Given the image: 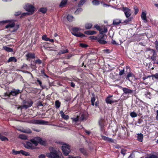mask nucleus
<instances>
[{
  "label": "nucleus",
  "mask_w": 158,
  "mask_h": 158,
  "mask_svg": "<svg viewBox=\"0 0 158 158\" xmlns=\"http://www.w3.org/2000/svg\"><path fill=\"white\" fill-rule=\"evenodd\" d=\"M89 38L92 40H97V37L94 36H90Z\"/></svg>",
  "instance_id": "680f3d73"
},
{
  "label": "nucleus",
  "mask_w": 158,
  "mask_h": 158,
  "mask_svg": "<svg viewBox=\"0 0 158 158\" xmlns=\"http://www.w3.org/2000/svg\"><path fill=\"white\" fill-rule=\"evenodd\" d=\"M80 46H81V47H83V48H85L87 47L88 46L87 45L85 44H83V43H81V44H80Z\"/></svg>",
  "instance_id": "3c124183"
},
{
  "label": "nucleus",
  "mask_w": 158,
  "mask_h": 158,
  "mask_svg": "<svg viewBox=\"0 0 158 158\" xmlns=\"http://www.w3.org/2000/svg\"><path fill=\"white\" fill-rule=\"evenodd\" d=\"M156 120L158 121V110L156 111Z\"/></svg>",
  "instance_id": "774afa93"
},
{
  "label": "nucleus",
  "mask_w": 158,
  "mask_h": 158,
  "mask_svg": "<svg viewBox=\"0 0 158 158\" xmlns=\"http://www.w3.org/2000/svg\"><path fill=\"white\" fill-rule=\"evenodd\" d=\"M80 151L84 155H85L86 154V152L85 150L83 148H80Z\"/></svg>",
  "instance_id": "de8ad7c7"
},
{
  "label": "nucleus",
  "mask_w": 158,
  "mask_h": 158,
  "mask_svg": "<svg viewBox=\"0 0 158 158\" xmlns=\"http://www.w3.org/2000/svg\"><path fill=\"white\" fill-rule=\"evenodd\" d=\"M80 30L79 28L77 27H75L73 28L72 34L77 36L79 37H83L85 36V35L80 32H78V31Z\"/></svg>",
  "instance_id": "39448f33"
},
{
  "label": "nucleus",
  "mask_w": 158,
  "mask_h": 158,
  "mask_svg": "<svg viewBox=\"0 0 158 158\" xmlns=\"http://www.w3.org/2000/svg\"><path fill=\"white\" fill-rule=\"evenodd\" d=\"M94 27L97 30L99 31H100H100L101 30V29L100 28V27L99 26L96 25L94 26Z\"/></svg>",
  "instance_id": "603ef678"
},
{
  "label": "nucleus",
  "mask_w": 158,
  "mask_h": 158,
  "mask_svg": "<svg viewBox=\"0 0 158 158\" xmlns=\"http://www.w3.org/2000/svg\"><path fill=\"white\" fill-rule=\"evenodd\" d=\"M101 137L102 139L106 141L111 143H113L114 142L113 140L111 138H109L103 135H101Z\"/></svg>",
  "instance_id": "ddd939ff"
},
{
  "label": "nucleus",
  "mask_w": 158,
  "mask_h": 158,
  "mask_svg": "<svg viewBox=\"0 0 158 158\" xmlns=\"http://www.w3.org/2000/svg\"><path fill=\"white\" fill-rule=\"evenodd\" d=\"M24 8L27 12L29 15L33 14L35 10V8L34 6L29 3L26 4L24 6Z\"/></svg>",
  "instance_id": "7ed1b4c3"
},
{
  "label": "nucleus",
  "mask_w": 158,
  "mask_h": 158,
  "mask_svg": "<svg viewBox=\"0 0 158 158\" xmlns=\"http://www.w3.org/2000/svg\"><path fill=\"white\" fill-rule=\"evenodd\" d=\"M151 51L153 52V55L151 57V59L153 60H156V57L154 56L156 53L155 51L153 49H151Z\"/></svg>",
  "instance_id": "72a5a7b5"
},
{
  "label": "nucleus",
  "mask_w": 158,
  "mask_h": 158,
  "mask_svg": "<svg viewBox=\"0 0 158 158\" xmlns=\"http://www.w3.org/2000/svg\"><path fill=\"white\" fill-rule=\"evenodd\" d=\"M100 33V34L98 35V38L97 40L99 39H106L107 35L105 34H103V33Z\"/></svg>",
  "instance_id": "4468645a"
},
{
  "label": "nucleus",
  "mask_w": 158,
  "mask_h": 158,
  "mask_svg": "<svg viewBox=\"0 0 158 158\" xmlns=\"http://www.w3.org/2000/svg\"><path fill=\"white\" fill-rule=\"evenodd\" d=\"M134 8L135 10V14H136L139 11V9L137 7H134Z\"/></svg>",
  "instance_id": "4d7b16f0"
},
{
  "label": "nucleus",
  "mask_w": 158,
  "mask_h": 158,
  "mask_svg": "<svg viewBox=\"0 0 158 158\" xmlns=\"http://www.w3.org/2000/svg\"><path fill=\"white\" fill-rule=\"evenodd\" d=\"M107 31V29L106 27H104L103 29H101V30L100 31V33H106Z\"/></svg>",
  "instance_id": "c756f323"
},
{
  "label": "nucleus",
  "mask_w": 158,
  "mask_h": 158,
  "mask_svg": "<svg viewBox=\"0 0 158 158\" xmlns=\"http://www.w3.org/2000/svg\"><path fill=\"white\" fill-rule=\"evenodd\" d=\"M72 119V120L75 122H77L78 120H79V116H77L75 118H71Z\"/></svg>",
  "instance_id": "37998d69"
},
{
  "label": "nucleus",
  "mask_w": 158,
  "mask_h": 158,
  "mask_svg": "<svg viewBox=\"0 0 158 158\" xmlns=\"http://www.w3.org/2000/svg\"><path fill=\"white\" fill-rule=\"evenodd\" d=\"M122 10L124 12L125 15L127 18L130 17L131 15V10L127 7H123Z\"/></svg>",
  "instance_id": "1a4fd4ad"
},
{
  "label": "nucleus",
  "mask_w": 158,
  "mask_h": 158,
  "mask_svg": "<svg viewBox=\"0 0 158 158\" xmlns=\"http://www.w3.org/2000/svg\"><path fill=\"white\" fill-rule=\"evenodd\" d=\"M60 102L58 101H56L55 102V105L57 108H59L60 107Z\"/></svg>",
  "instance_id": "79ce46f5"
},
{
  "label": "nucleus",
  "mask_w": 158,
  "mask_h": 158,
  "mask_svg": "<svg viewBox=\"0 0 158 158\" xmlns=\"http://www.w3.org/2000/svg\"><path fill=\"white\" fill-rule=\"evenodd\" d=\"M40 11L43 13H45L47 11V9L45 8H41L40 9Z\"/></svg>",
  "instance_id": "4c0bfd02"
},
{
  "label": "nucleus",
  "mask_w": 158,
  "mask_h": 158,
  "mask_svg": "<svg viewBox=\"0 0 158 158\" xmlns=\"http://www.w3.org/2000/svg\"><path fill=\"white\" fill-rule=\"evenodd\" d=\"M20 153H21L23 155L26 156L29 155V153L28 152H25L23 150H20Z\"/></svg>",
  "instance_id": "2f4dec72"
},
{
  "label": "nucleus",
  "mask_w": 158,
  "mask_h": 158,
  "mask_svg": "<svg viewBox=\"0 0 158 158\" xmlns=\"http://www.w3.org/2000/svg\"><path fill=\"white\" fill-rule=\"evenodd\" d=\"M122 90L124 93L126 94H131L133 92V90L129 89L127 88H123Z\"/></svg>",
  "instance_id": "9d476101"
},
{
  "label": "nucleus",
  "mask_w": 158,
  "mask_h": 158,
  "mask_svg": "<svg viewBox=\"0 0 158 158\" xmlns=\"http://www.w3.org/2000/svg\"><path fill=\"white\" fill-rule=\"evenodd\" d=\"M131 116L132 118H135L137 116V114L135 112H133L130 113Z\"/></svg>",
  "instance_id": "f704fd0d"
},
{
  "label": "nucleus",
  "mask_w": 158,
  "mask_h": 158,
  "mask_svg": "<svg viewBox=\"0 0 158 158\" xmlns=\"http://www.w3.org/2000/svg\"><path fill=\"white\" fill-rule=\"evenodd\" d=\"M134 156V155L133 154H131L129 156L128 158H133Z\"/></svg>",
  "instance_id": "338daca9"
},
{
  "label": "nucleus",
  "mask_w": 158,
  "mask_h": 158,
  "mask_svg": "<svg viewBox=\"0 0 158 158\" xmlns=\"http://www.w3.org/2000/svg\"><path fill=\"white\" fill-rule=\"evenodd\" d=\"M157 157L155 155H153L145 158H157Z\"/></svg>",
  "instance_id": "864d4df0"
},
{
  "label": "nucleus",
  "mask_w": 158,
  "mask_h": 158,
  "mask_svg": "<svg viewBox=\"0 0 158 158\" xmlns=\"http://www.w3.org/2000/svg\"><path fill=\"white\" fill-rule=\"evenodd\" d=\"M133 76H134V75L133 74L131 73H128V74L127 75V78L128 79V80L130 81H131V80H130L129 78L130 77H132Z\"/></svg>",
  "instance_id": "e433bc0d"
},
{
  "label": "nucleus",
  "mask_w": 158,
  "mask_h": 158,
  "mask_svg": "<svg viewBox=\"0 0 158 158\" xmlns=\"http://www.w3.org/2000/svg\"><path fill=\"white\" fill-rule=\"evenodd\" d=\"M86 0H81L79 3L78 4L79 6H81V5H83L86 2Z\"/></svg>",
  "instance_id": "c9c22d12"
},
{
  "label": "nucleus",
  "mask_w": 158,
  "mask_h": 158,
  "mask_svg": "<svg viewBox=\"0 0 158 158\" xmlns=\"http://www.w3.org/2000/svg\"><path fill=\"white\" fill-rule=\"evenodd\" d=\"M155 45L156 49L158 52V42L157 41L155 42Z\"/></svg>",
  "instance_id": "8fccbe9b"
},
{
  "label": "nucleus",
  "mask_w": 158,
  "mask_h": 158,
  "mask_svg": "<svg viewBox=\"0 0 158 158\" xmlns=\"http://www.w3.org/2000/svg\"><path fill=\"white\" fill-rule=\"evenodd\" d=\"M98 123L101 129L102 130L104 126L105 120L101 118L99 120Z\"/></svg>",
  "instance_id": "9b49d317"
},
{
  "label": "nucleus",
  "mask_w": 158,
  "mask_h": 158,
  "mask_svg": "<svg viewBox=\"0 0 158 158\" xmlns=\"http://www.w3.org/2000/svg\"><path fill=\"white\" fill-rule=\"evenodd\" d=\"M0 139L2 141H8V139L7 138L3 136L1 133H0Z\"/></svg>",
  "instance_id": "aec40b11"
},
{
  "label": "nucleus",
  "mask_w": 158,
  "mask_h": 158,
  "mask_svg": "<svg viewBox=\"0 0 158 158\" xmlns=\"http://www.w3.org/2000/svg\"><path fill=\"white\" fill-rule=\"evenodd\" d=\"M42 39L43 40L46 41H48V40H49V38L48 37H47V35H45L43 36L42 37Z\"/></svg>",
  "instance_id": "ea45409f"
},
{
  "label": "nucleus",
  "mask_w": 158,
  "mask_h": 158,
  "mask_svg": "<svg viewBox=\"0 0 158 158\" xmlns=\"http://www.w3.org/2000/svg\"><path fill=\"white\" fill-rule=\"evenodd\" d=\"M45 156L44 154H41L39 156V158H45Z\"/></svg>",
  "instance_id": "052dcab7"
},
{
  "label": "nucleus",
  "mask_w": 158,
  "mask_h": 158,
  "mask_svg": "<svg viewBox=\"0 0 158 158\" xmlns=\"http://www.w3.org/2000/svg\"><path fill=\"white\" fill-rule=\"evenodd\" d=\"M37 82L39 83V84H40V86H41L42 83V82L40 81L39 79H37Z\"/></svg>",
  "instance_id": "e2e57ef3"
},
{
  "label": "nucleus",
  "mask_w": 158,
  "mask_h": 158,
  "mask_svg": "<svg viewBox=\"0 0 158 158\" xmlns=\"http://www.w3.org/2000/svg\"><path fill=\"white\" fill-rule=\"evenodd\" d=\"M31 142H27L26 144L25 145V147L28 149H32L34 148V146L33 144L36 146L38 145V143L43 145H46V141L43 140L42 139L39 137H36L34 139L30 140Z\"/></svg>",
  "instance_id": "f257e3e1"
},
{
  "label": "nucleus",
  "mask_w": 158,
  "mask_h": 158,
  "mask_svg": "<svg viewBox=\"0 0 158 158\" xmlns=\"http://www.w3.org/2000/svg\"><path fill=\"white\" fill-rule=\"evenodd\" d=\"M62 149L63 154L65 156L68 155L70 151V146L69 145L66 144L63 145Z\"/></svg>",
  "instance_id": "423d86ee"
},
{
  "label": "nucleus",
  "mask_w": 158,
  "mask_h": 158,
  "mask_svg": "<svg viewBox=\"0 0 158 158\" xmlns=\"http://www.w3.org/2000/svg\"><path fill=\"white\" fill-rule=\"evenodd\" d=\"M49 152L46 153V156L49 158H64L61 152L52 147L49 148Z\"/></svg>",
  "instance_id": "f03ea898"
},
{
  "label": "nucleus",
  "mask_w": 158,
  "mask_h": 158,
  "mask_svg": "<svg viewBox=\"0 0 158 158\" xmlns=\"http://www.w3.org/2000/svg\"><path fill=\"white\" fill-rule=\"evenodd\" d=\"M28 123L35 124H45L48 123V122L43 120L33 119L29 121Z\"/></svg>",
  "instance_id": "0eeeda50"
},
{
  "label": "nucleus",
  "mask_w": 158,
  "mask_h": 158,
  "mask_svg": "<svg viewBox=\"0 0 158 158\" xmlns=\"http://www.w3.org/2000/svg\"><path fill=\"white\" fill-rule=\"evenodd\" d=\"M85 115L84 114H82V115H81L80 117V120L82 121L85 119Z\"/></svg>",
  "instance_id": "49530a36"
},
{
  "label": "nucleus",
  "mask_w": 158,
  "mask_h": 158,
  "mask_svg": "<svg viewBox=\"0 0 158 158\" xmlns=\"http://www.w3.org/2000/svg\"><path fill=\"white\" fill-rule=\"evenodd\" d=\"M121 153L123 154V155H125V154H126V150L124 149H122L121 151Z\"/></svg>",
  "instance_id": "09e8293b"
},
{
  "label": "nucleus",
  "mask_w": 158,
  "mask_h": 158,
  "mask_svg": "<svg viewBox=\"0 0 158 158\" xmlns=\"http://www.w3.org/2000/svg\"><path fill=\"white\" fill-rule=\"evenodd\" d=\"M19 138L22 139H27V137L24 134H21L19 135Z\"/></svg>",
  "instance_id": "cd10ccee"
},
{
  "label": "nucleus",
  "mask_w": 158,
  "mask_h": 158,
  "mask_svg": "<svg viewBox=\"0 0 158 158\" xmlns=\"http://www.w3.org/2000/svg\"><path fill=\"white\" fill-rule=\"evenodd\" d=\"M105 39H99L98 40H97L98 42H99L100 43L105 44L106 43V42L105 40Z\"/></svg>",
  "instance_id": "7c9ffc66"
},
{
  "label": "nucleus",
  "mask_w": 158,
  "mask_h": 158,
  "mask_svg": "<svg viewBox=\"0 0 158 158\" xmlns=\"http://www.w3.org/2000/svg\"><path fill=\"white\" fill-rule=\"evenodd\" d=\"M22 91L19 89H13L11 90L10 93H6L4 94L3 96L6 97L7 96L8 97H10V95L13 96H16L19 93H21Z\"/></svg>",
  "instance_id": "20e7f679"
},
{
  "label": "nucleus",
  "mask_w": 158,
  "mask_h": 158,
  "mask_svg": "<svg viewBox=\"0 0 158 158\" xmlns=\"http://www.w3.org/2000/svg\"><path fill=\"white\" fill-rule=\"evenodd\" d=\"M124 73V70L123 69L122 70H121L120 72L119 73V75H122Z\"/></svg>",
  "instance_id": "6e6d98bb"
},
{
  "label": "nucleus",
  "mask_w": 158,
  "mask_h": 158,
  "mask_svg": "<svg viewBox=\"0 0 158 158\" xmlns=\"http://www.w3.org/2000/svg\"><path fill=\"white\" fill-rule=\"evenodd\" d=\"M68 158H81L79 156L73 157L72 156H69Z\"/></svg>",
  "instance_id": "69168bd1"
},
{
  "label": "nucleus",
  "mask_w": 158,
  "mask_h": 158,
  "mask_svg": "<svg viewBox=\"0 0 158 158\" xmlns=\"http://www.w3.org/2000/svg\"><path fill=\"white\" fill-rule=\"evenodd\" d=\"M143 135L142 134H138L137 139L140 142L143 141Z\"/></svg>",
  "instance_id": "412c9836"
},
{
  "label": "nucleus",
  "mask_w": 158,
  "mask_h": 158,
  "mask_svg": "<svg viewBox=\"0 0 158 158\" xmlns=\"http://www.w3.org/2000/svg\"><path fill=\"white\" fill-rule=\"evenodd\" d=\"M35 62L39 64H41L42 63V61L40 59H37L35 60Z\"/></svg>",
  "instance_id": "5fc2aeb1"
},
{
  "label": "nucleus",
  "mask_w": 158,
  "mask_h": 158,
  "mask_svg": "<svg viewBox=\"0 0 158 158\" xmlns=\"http://www.w3.org/2000/svg\"><path fill=\"white\" fill-rule=\"evenodd\" d=\"M60 114L61 117L65 120H67L69 119V116L68 115L64 114V112L62 111H61L60 112Z\"/></svg>",
  "instance_id": "2eb2a0df"
},
{
  "label": "nucleus",
  "mask_w": 158,
  "mask_h": 158,
  "mask_svg": "<svg viewBox=\"0 0 158 158\" xmlns=\"http://www.w3.org/2000/svg\"><path fill=\"white\" fill-rule=\"evenodd\" d=\"M113 97L112 95H109L106 98L105 101L106 102L107 104H112V103L114 102H117L118 101V100H114L111 98Z\"/></svg>",
  "instance_id": "6e6552de"
},
{
  "label": "nucleus",
  "mask_w": 158,
  "mask_h": 158,
  "mask_svg": "<svg viewBox=\"0 0 158 158\" xmlns=\"http://www.w3.org/2000/svg\"><path fill=\"white\" fill-rule=\"evenodd\" d=\"M67 2V0H62L60 4V6L61 7H63L66 5Z\"/></svg>",
  "instance_id": "5701e85b"
},
{
  "label": "nucleus",
  "mask_w": 158,
  "mask_h": 158,
  "mask_svg": "<svg viewBox=\"0 0 158 158\" xmlns=\"http://www.w3.org/2000/svg\"><path fill=\"white\" fill-rule=\"evenodd\" d=\"M92 3L94 5H98L100 4V2L98 0H94L92 1Z\"/></svg>",
  "instance_id": "473e14b6"
},
{
  "label": "nucleus",
  "mask_w": 158,
  "mask_h": 158,
  "mask_svg": "<svg viewBox=\"0 0 158 158\" xmlns=\"http://www.w3.org/2000/svg\"><path fill=\"white\" fill-rule=\"evenodd\" d=\"M146 14L144 12H142L141 15V17L142 19L144 21H146L147 18L146 16Z\"/></svg>",
  "instance_id": "b1692460"
},
{
  "label": "nucleus",
  "mask_w": 158,
  "mask_h": 158,
  "mask_svg": "<svg viewBox=\"0 0 158 158\" xmlns=\"http://www.w3.org/2000/svg\"><path fill=\"white\" fill-rule=\"evenodd\" d=\"M17 60L15 57H10L8 60V62H10L12 61H14L15 62H16Z\"/></svg>",
  "instance_id": "393cba45"
},
{
  "label": "nucleus",
  "mask_w": 158,
  "mask_h": 158,
  "mask_svg": "<svg viewBox=\"0 0 158 158\" xmlns=\"http://www.w3.org/2000/svg\"><path fill=\"white\" fill-rule=\"evenodd\" d=\"M27 15H29L28 13V12L23 13L21 15V17Z\"/></svg>",
  "instance_id": "13d9d810"
},
{
  "label": "nucleus",
  "mask_w": 158,
  "mask_h": 158,
  "mask_svg": "<svg viewBox=\"0 0 158 158\" xmlns=\"http://www.w3.org/2000/svg\"><path fill=\"white\" fill-rule=\"evenodd\" d=\"M67 18L68 20L70 22L73 21L74 19V17L72 15H69L67 16Z\"/></svg>",
  "instance_id": "bb28decb"
},
{
  "label": "nucleus",
  "mask_w": 158,
  "mask_h": 158,
  "mask_svg": "<svg viewBox=\"0 0 158 158\" xmlns=\"http://www.w3.org/2000/svg\"><path fill=\"white\" fill-rule=\"evenodd\" d=\"M92 26V24L91 23H88L85 24V27L86 28L89 29Z\"/></svg>",
  "instance_id": "c85d7f7f"
},
{
  "label": "nucleus",
  "mask_w": 158,
  "mask_h": 158,
  "mask_svg": "<svg viewBox=\"0 0 158 158\" xmlns=\"http://www.w3.org/2000/svg\"><path fill=\"white\" fill-rule=\"evenodd\" d=\"M121 23V20L119 19H116L113 20V24L118 25Z\"/></svg>",
  "instance_id": "6ab92c4d"
},
{
  "label": "nucleus",
  "mask_w": 158,
  "mask_h": 158,
  "mask_svg": "<svg viewBox=\"0 0 158 158\" xmlns=\"http://www.w3.org/2000/svg\"><path fill=\"white\" fill-rule=\"evenodd\" d=\"M152 77H154L155 78L158 79V74L156 73L152 76Z\"/></svg>",
  "instance_id": "bf43d9fd"
},
{
  "label": "nucleus",
  "mask_w": 158,
  "mask_h": 158,
  "mask_svg": "<svg viewBox=\"0 0 158 158\" xmlns=\"http://www.w3.org/2000/svg\"><path fill=\"white\" fill-rule=\"evenodd\" d=\"M32 103H27V104H24L23 106H21L18 107V109H22L23 108L27 109L32 105Z\"/></svg>",
  "instance_id": "f8f14e48"
},
{
  "label": "nucleus",
  "mask_w": 158,
  "mask_h": 158,
  "mask_svg": "<svg viewBox=\"0 0 158 158\" xmlns=\"http://www.w3.org/2000/svg\"><path fill=\"white\" fill-rule=\"evenodd\" d=\"M111 43L112 44H118L116 43V41L112 40V41H111Z\"/></svg>",
  "instance_id": "0e129e2a"
},
{
  "label": "nucleus",
  "mask_w": 158,
  "mask_h": 158,
  "mask_svg": "<svg viewBox=\"0 0 158 158\" xmlns=\"http://www.w3.org/2000/svg\"><path fill=\"white\" fill-rule=\"evenodd\" d=\"M26 57L27 60H29V59L35 58V55L34 54L29 53L26 55Z\"/></svg>",
  "instance_id": "f3484780"
},
{
  "label": "nucleus",
  "mask_w": 158,
  "mask_h": 158,
  "mask_svg": "<svg viewBox=\"0 0 158 158\" xmlns=\"http://www.w3.org/2000/svg\"><path fill=\"white\" fill-rule=\"evenodd\" d=\"M68 52V50L67 49H66L63 50H61L59 52V54H62L65 53H67Z\"/></svg>",
  "instance_id": "58836bf2"
},
{
  "label": "nucleus",
  "mask_w": 158,
  "mask_h": 158,
  "mask_svg": "<svg viewBox=\"0 0 158 158\" xmlns=\"http://www.w3.org/2000/svg\"><path fill=\"white\" fill-rule=\"evenodd\" d=\"M19 130L21 132L27 134L31 133L32 132L31 130L28 128H27L25 129H23L22 130L19 129Z\"/></svg>",
  "instance_id": "dca6fc26"
},
{
  "label": "nucleus",
  "mask_w": 158,
  "mask_h": 158,
  "mask_svg": "<svg viewBox=\"0 0 158 158\" xmlns=\"http://www.w3.org/2000/svg\"><path fill=\"white\" fill-rule=\"evenodd\" d=\"M15 24L13 21L10 22L6 26V28H12L15 26Z\"/></svg>",
  "instance_id": "a211bd4d"
},
{
  "label": "nucleus",
  "mask_w": 158,
  "mask_h": 158,
  "mask_svg": "<svg viewBox=\"0 0 158 158\" xmlns=\"http://www.w3.org/2000/svg\"><path fill=\"white\" fill-rule=\"evenodd\" d=\"M3 49L5 50L8 52H12L13 50L12 48L6 46H4L3 47Z\"/></svg>",
  "instance_id": "4be33fe9"
},
{
  "label": "nucleus",
  "mask_w": 158,
  "mask_h": 158,
  "mask_svg": "<svg viewBox=\"0 0 158 158\" xmlns=\"http://www.w3.org/2000/svg\"><path fill=\"white\" fill-rule=\"evenodd\" d=\"M82 9L81 8H78L75 11V13L76 14H78L79 12L82 11Z\"/></svg>",
  "instance_id": "c03bdc74"
},
{
  "label": "nucleus",
  "mask_w": 158,
  "mask_h": 158,
  "mask_svg": "<svg viewBox=\"0 0 158 158\" xmlns=\"http://www.w3.org/2000/svg\"><path fill=\"white\" fill-rule=\"evenodd\" d=\"M95 101V98L94 97H93L91 98V102L92 105L94 106V102Z\"/></svg>",
  "instance_id": "a18cd8bd"
},
{
  "label": "nucleus",
  "mask_w": 158,
  "mask_h": 158,
  "mask_svg": "<svg viewBox=\"0 0 158 158\" xmlns=\"http://www.w3.org/2000/svg\"><path fill=\"white\" fill-rule=\"evenodd\" d=\"M20 151H15L14 149L12 150V153L15 155H17L20 153Z\"/></svg>",
  "instance_id": "a19ab883"
},
{
  "label": "nucleus",
  "mask_w": 158,
  "mask_h": 158,
  "mask_svg": "<svg viewBox=\"0 0 158 158\" xmlns=\"http://www.w3.org/2000/svg\"><path fill=\"white\" fill-rule=\"evenodd\" d=\"M85 33L88 35H92L96 33V32L94 31H88L85 32Z\"/></svg>",
  "instance_id": "a878e982"
}]
</instances>
